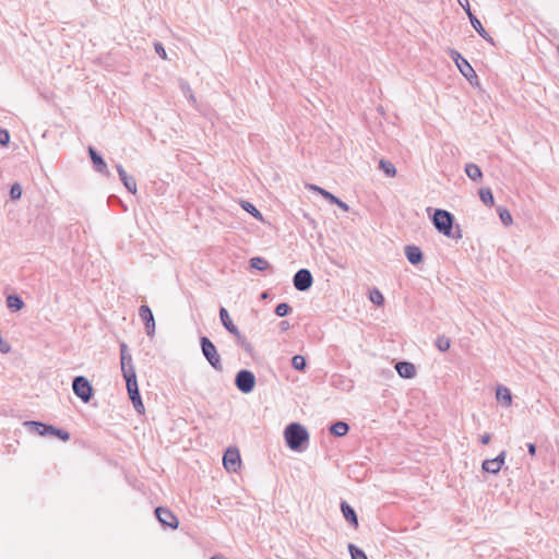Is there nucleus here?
Segmentation results:
<instances>
[{
	"mask_svg": "<svg viewBox=\"0 0 559 559\" xmlns=\"http://www.w3.org/2000/svg\"><path fill=\"white\" fill-rule=\"evenodd\" d=\"M120 365L121 372L126 380L127 391L131 401L141 397L135 368L132 362V356L129 353L128 345L126 343L120 344Z\"/></svg>",
	"mask_w": 559,
	"mask_h": 559,
	"instance_id": "obj_1",
	"label": "nucleus"
},
{
	"mask_svg": "<svg viewBox=\"0 0 559 559\" xmlns=\"http://www.w3.org/2000/svg\"><path fill=\"white\" fill-rule=\"evenodd\" d=\"M432 223L435 228L442 235L456 240L462 238L460 226L456 225V227L453 228L454 216L450 212L441 209L436 210L432 216Z\"/></svg>",
	"mask_w": 559,
	"mask_h": 559,
	"instance_id": "obj_2",
	"label": "nucleus"
},
{
	"mask_svg": "<svg viewBox=\"0 0 559 559\" xmlns=\"http://www.w3.org/2000/svg\"><path fill=\"white\" fill-rule=\"evenodd\" d=\"M284 437L288 448L298 451L301 450L302 444L308 441L309 433L302 425L292 423L285 428Z\"/></svg>",
	"mask_w": 559,
	"mask_h": 559,
	"instance_id": "obj_3",
	"label": "nucleus"
},
{
	"mask_svg": "<svg viewBox=\"0 0 559 559\" xmlns=\"http://www.w3.org/2000/svg\"><path fill=\"white\" fill-rule=\"evenodd\" d=\"M200 345H201L202 354L205 357V359L207 360V362L212 366L213 369L221 372L223 370V365H222L221 356L217 353V349H216L215 345L213 344V342L206 336H201Z\"/></svg>",
	"mask_w": 559,
	"mask_h": 559,
	"instance_id": "obj_4",
	"label": "nucleus"
},
{
	"mask_svg": "<svg viewBox=\"0 0 559 559\" xmlns=\"http://www.w3.org/2000/svg\"><path fill=\"white\" fill-rule=\"evenodd\" d=\"M72 389L74 394L80 397L84 403H88L93 397V386L90 381L83 377L78 376L73 379Z\"/></svg>",
	"mask_w": 559,
	"mask_h": 559,
	"instance_id": "obj_5",
	"label": "nucleus"
},
{
	"mask_svg": "<svg viewBox=\"0 0 559 559\" xmlns=\"http://www.w3.org/2000/svg\"><path fill=\"white\" fill-rule=\"evenodd\" d=\"M235 385L240 392L248 394L255 386V376L250 370L241 369L235 377Z\"/></svg>",
	"mask_w": 559,
	"mask_h": 559,
	"instance_id": "obj_6",
	"label": "nucleus"
},
{
	"mask_svg": "<svg viewBox=\"0 0 559 559\" xmlns=\"http://www.w3.org/2000/svg\"><path fill=\"white\" fill-rule=\"evenodd\" d=\"M294 286L299 292L308 290L313 283L312 274L307 269H300L297 271L293 278Z\"/></svg>",
	"mask_w": 559,
	"mask_h": 559,
	"instance_id": "obj_7",
	"label": "nucleus"
},
{
	"mask_svg": "<svg viewBox=\"0 0 559 559\" xmlns=\"http://www.w3.org/2000/svg\"><path fill=\"white\" fill-rule=\"evenodd\" d=\"M223 464L228 472H237L241 465L238 449H227L223 456Z\"/></svg>",
	"mask_w": 559,
	"mask_h": 559,
	"instance_id": "obj_8",
	"label": "nucleus"
},
{
	"mask_svg": "<svg viewBox=\"0 0 559 559\" xmlns=\"http://www.w3.org/2000/svg\"><path fill=\"white\" fill-rule=\"evenodd\" d=\"M139 317L145 325L146 334L153 336L155 333V319L151 308L147 305H142L139 308Z\"/></svg>",
	"mask_w": 559,
	"mask_h": 559,
	"instance_id": "obj_9",
	"label": "nucleus"
},
{
	"mask_svg": "<svg viewBox=\"0 0 559 559\" xmlns=\"http://www.w3.org/2000/svg\"><path fill=\"white\" fill-rule=\"evenodd\" d=\"M155 514H156V518L158 519V521L165 525V526H168V527H171V528H177L178 525H179V521L178 519L175 516V514L168 510L167 508H164V507H157L155 509Z\"/></svg>",
	"mask_w": 559,
	"mask_h": 559,
	"instance_id": "obj_10",
	"label": "nucleus"
},
{
	"mask_svg": "<svg viewBox=\"0 0 559 559\" xmlns=\"http://www.w3.org/2000/svg\"><path fill=\"white\" fill-rule=\"evenodd\" d=\"M465 12L471 21L472 26L479 34V36H481L485 40L492 43V37L483 27L480 21L473 14L469 2H466Z\"/></svg>",
	"mask_w": 559,
	"mask_h": 559,
	"instance_id": "obj_11",
	"label": "nucleus"
},
{
	"mask_svg": "<svg viewBox=\"0 0 559 559\" xmlns=\"http://www.w3.org/2000/svg\"><path fill=\"white\" fill-rule=\"evenodd\" d=\"M88 154H90V157L94 164V167L95 169L109 177L110 176V171L107 167V164L105 163L104 158L102 157V155L92 146L88 147Z\"/></svg>",
	"mask_w": 559,
	"mask_h": 559,
	"instance_id": "obj_12",
	"label": "nucleus"
},
{
	"mask_svg": "<svg viewBox=\"0 0 559 559\" xmlns=\"http://www.w3.org/2000/svg\"><path fill=\"white\" fill-rule=\"evenodd\" d=\"M219 319H221V322L222 324L224 325V328L230 333L233 334L234 336H240V331L238 330V328L233 323L230 317H229V313L228 311L222 307L219 309Z\"/></svg>",
	"mask_w": 559,
	"mask_h": 559,
	"instance_id": "obj_13",
	"label": "nucleus"
},
{
	"mask_svg": "<svg viewBox=\"0 0 559 559\" xmlns=\"http://www.w3.org/2000/svg\"><path fill=\"white\" fill-rule=\"evenodd\" d=\"M395 369L401 378L412 379L416 376L414 364L408 361H400L395 365Z\"/></svg>",
	"mask_w": 559,
	"mask_h": 559,
	"instance_id": "obj_14",
	"label": "nucleus"
},
{
	"mask_svg": "<svg viewBox=\"0 0 559 559\" xmlns=\"http://www.w3.org/2000/svg\"><path fill=\"white\" fill-rule=\"evenodd\" d=\"M341 511L345 520L355 528L358 527V518L356 511L345 501L341 502Z\"/></svg>",
	"mask_w": 559,
	"mask_h": 559,
	"instance_id": "obj_15",
	"label": "nucleus"
},
{
	"mask_svg": "<svg viewBox=\"0 0 559 559\" xmlns=\"http://www.w3.org/2000/svg\"><path fill=\"white\" fill-rule=\"evenodd\" d=\"M405 255L409 263L412 264H418L423 260V251L417 246H406L404 248Z\"/></svg>",
	"mask_w": 559,
	"mask_h": 559,
	"instance_id": "obj_16",
	"label": "nucleus"
},
{
	"mask_svg": "<svg viewBox=\"0 0 559 559\" xmlns=\"http://www.w3.org/2000/svg\"><path fill=\"white\" fill-rule=\"evenodd\" d=\"M456 66L460 72L469 83H473V80H477V74L467 60L462 59V61Z\"/></svg>",
	"mask_w": 559,
	"mask_h": 559,
	"instance_id": "obj_17",
	"label": "nucleus"
},
{
	"mask_svg": "<svg viewBox=\"0 0 559 559\" xmlns=\"http://www.w3.org/2000/svg\"><path fill=\"white\" fill-rule=\"evenodd\" d=\"M496 397L504 406H509L512 403L511 392L508 388L499 385L496 390Z\"/></svg>",
	"mask_w": 559,
	"mask_h": 559,
	"instance_id": "obj_18",
	"label": "nucleus"
},
{
	"mask_svg": "<svg viewBox=\"0 0 559 559\" xmlns=\"http://www.w3.org/2000/svg\"><path fill=\"white\" fill-rule=\"evenodd\" d=\"M465 174L473 181H479L483 178L480 168L474 163H468L465 165Z\"/></svg>",
	"mask_w": 559,
	"mask_h": 559,
	"instance_id": "obj_19",
	"label": "nucleus"
},
{
	"mask_svg": "<svg viewBox=\"0 0 559 559\" xmlns=\"http://www.w3.org/2000/svg\"><path fill=\"white\" fill-rule=\"evenodd\" d=\"M348 430L349 426L345 421H336L330 427V432L335 437H344Z\"/></svg>",
	"mask_w": 559,
	"mask_h": 559,
	"instance_id": "obj_20",
	"label": "nucleus"
},
{
	"mask_svg": "<svg viewBox=\"0 0 559 559\" xmlns=\"http://www.w3.org/2000/svg\"><path fill=\"white\" fill-rule=\"evenodd\" d=\"M26 424L35 427L36 431L40 436H45L47 433L51 435L52 432H55V430L57 428V427H55L52 425H46V424H43V423H39V421H28Z\"/></svg>",
	"mask_w": 559,
	"mask_h": 559,
	"instance_id": "obj_21",
	"label": "nucleus"
},
{
	"mask_svg": "<svg viewBox=\"0 0 559 559\" xmlns=\"http://www.w3.org/2000/svg\"><path fill=\"white\" fill-rule=\"evenodd\" d=\"M321 195L326 200L329 201L331 204H335L337 205L340 209H342L343 211L347 212L349 210L348 205L343 202L341 199H338L337 197H335L334 194H332L331 192H329L328 190L326 191H323L321 192Z\"/></svg>",
	"mask_w": 559,
	"mask_h": 559,
	"instance_id": "obj_22",
	"label": "nucleus"
},
{
	"mask_svg": "<svg viewBox=\"0 0 559 559\" xmlns=\"http://www.w3.org/2000/svg\"><path fill=\"white\" fill-rule=\"evenodd\" d=\"M7 306L12 311H20L24 307V301L17 295H9L7 297Z\"/></svg>",
	"mask_w": 559,
	"mask_h": 559,
	"instance_id": "obj_23",
	"label": "nucleus"
},
{
	"mask_svg": "<svg viewBox=\"0 0 559 559\" xmlns=\"http://www.w3.org/2000/svg\"><path fill=\"white\" fill-rule=\"evenodd\" d=\"M240 205L246 212L250 213L254 218H257L260 222H264L263 215L251 202L241 201Z\"/></svg>",
	"mask_w": 559,
	"mask_h": 559,
	"instance_id": "obj_24",
	"label": "nucleus"
},
{
	"mask_svg": "<svg viewBox=\"0 0 559 559\" xmlns=\"http://www.w3.org/2000/svg\"><path fill=\"white\" fill-rule=\"evenodd\" d=\"M479 198L487 206H492L495 204L493 194L490 188L479 189Z\"/></svg>",
	"mask_w": 559,
	"mask_h": 559,
	"instance_id": "obj_25",
	"label": "nucleus"
},
{
	"mask_svg": "<svg viewBox=\"0 0 559 559\" xmlns=\"http://www.w3.org/2000/svg\"><path fill=\"white\" fill-rule=\"evenodd\" d=\"M249 262L251 267L259 271H264L270 267L269 261L261 257H253Z\"/></svg>",
	"mask_w": 559,
	"mask_h": 559,
	"instance_id": "obj_26",
	"label": "nucleus"
},
{
	"mask_svg": "<svg viewBox=\"0 0 559 559\" xmlns=\"http://www.w3.org/2000/svg\"><path fill=\"white\" fill-rule=\"evenodd\" d=\"M481 467L485 472L490 474H498L500 472V465L497 464L495 459L485 460L481 464Z\"/></svg>",
	"mask_w": 559,
	"mask_h": 559,
	"instance_id": "obj_27",
	"label": "nucleus"
},
{
	"mask_svg": "<svg viewBox=\"0 0 559 559\" xmlns=\"http://www.w3.org/2000/svg\"><path fill=\"white\" fill-rule=\"evenodd\" d=\"M379 167L389 177H394L396 174V168L390 160L381 159Z\"/></svg>",
	"mask_w": 559,
	"mask_h": 559,
	"instance_id": "obj_28",
	"label": "nucleus"
},
{
	"mask_svg": "<svg viewBox=\"0 0 559 559\" xmlns=\"http://www.w3.org/2000/svg\"><path fill=\"white\" fill-rule=\"evenodd\" d=\"M497 212H498V214H499V217H500L501 222H502L506 226H510V225L512 224L513 219H512V216H511V214H510V212H509V210H508V209H506V207H503V206H499V207L497 209Z\"/></svg>",
	"mask_w": 559,
	"mask_h": 559,
	"instance_id": "obj_29",
	"label": "nucleus"
},
{
	"mask_svg": "<svg viewBox=\"0 0 559 559\" xmlns=\"http://www.w3.org/2000/svg\"><path fill=\"white\" fill-rule=\"evenodd\" d=\"M436 346L440 352H447L451 346V341L444 335H439L436 340Z\"/></svg>",
	"mask_w": 559,
	"mask_h": 559,
	"instance_id": "obj_30",
	"label": "nucleus"
},
{
	"mask_svg": "<svg viewBox=\"0 0 559 559\" xmlns=\"http://www.w3.org/2000/svg\"><path fill=\"white\" fill-rule=\"evenodd\" d=\"M292 366L298 371H304L307 367L306 358L301 355H295L292 359Z\"/></svg>",
	"mask_w": 559,
	"mask_h": 559,
	"instance_id": "obj_31",
	"label": "nucleus"
},
{
	"mask_svg": "<svg viewBox=\"0 0 559 559\" xmlns=\"http://www.w3.org/2000/svg\"><path fill=\"white\" fill-rule=\"evenodd\" d=\"M348 551L350 554L352 559H368L365 551L354 544L348 545Z\"/></svg>",
	"mask_w": 559,
	"mask_h": 559,
	"instance_id": "obj_32",
	"label": "nucleus"
},
{
	"mask_svg": "<svg viewBox=\"0 0 559 559\" xmlns=\"http://www.w3.org/2000/svg\"><path fill=\"white\" fill-rule=\"evenodd\" d=\"M121 181L130 193H132V194L136 193V181L133 177L128 176L126 179H123Z\"/></svg>",
	"mask_w": 559,
	"mask_h": 559,
	"instance_id": "obj_33",
	"label": "nucleus"
},
{
	"mask_svg": "<svg viewBox=\"0 0 559 559\" xmlns=\"http://www.w3.org/2000/svg\"><path fill=\"white\" fill-rule=\"evenodd\" d=\"M292 311V307L286 302H281L275 308V313L278 317H286Z\"/></svg>",
	"mask_w": 559,
	"mask_h": 559,
	"instance_id": "obj_34",
	"label": "nucleus"
},
{
	"mask_svg": "<svg viewBox=\"0 0 559 559\" xmlns=\"http://www.w3.org/2000/svg\"><path fill=\"white\" fill-rule=\"evenodd\" d=\"M22 195V187L20 183L15 182L11 186L10 197L12 200H19Z\"/></svg>",
	"mask_w": 559,
	"mask_h": 559,
	"instance_id": "obj_35",
	"label": "nucleus"
},
{
	"mask_svg": "<svg viewBox=\"0 0 559 559\" xmlns=\"http://www.w3.org/2000/svg\"><path fill=\"white\" fill-rule=\"evenodd\" d=\"M370 300L374 305L381 306L384 301V298L383 295L378 289H373L372 292H370Z\"/></svg>",
	"mask_w": 559,
	"mask_h": 559,
	"instance_id": "obj_36",
	"label": "nucleus"
},
{
	"mask_svg": "<svg viewBox=\"0 0 559 559\" xmlns=\"http://www.w3.org/2000/svg\"><path fill=\"white\" fill-rule=\"evenodd\" d=\"M237 338V343L247 352L250 353L252 347L251 344L246 340V337L240 333V336H235Z\"/></svg>",
	"mask_w": 559,
	"mask_h": 559,
	"instance_id": "obj_37",
	"label": "nucleus"
},
{
	"mask_svg": "<svg viewBox=\"0 0 559 559\" xmlns=\"http://www.w3.org/2000/svg\"><path fill=\"white\" fill-rule=\"evenodd\" d=\"M51 435L58 437L62 441L70 440V433L68 431L59 429V428H56L55 432H52Z\"/></svg>",
	"mask_w": 559,
	"mask_h": 559,
	"instance_id": "obj_38",
	"label": "nucleus"
},
{
	"mask_svg": "<svg viewBox=\"0 0 559 559\" xmlns=\"http://www.w3.org/2000/svg\"><path fill=\"white\" fill-rule=\"evenodd\" d=\"M155 51L162 59H167V53L162 43L154 44Z\"/></svg>",
	"mask_w": 559,
	"mask_h": 559,
	"instance_id": "obj_39",
	"label": "nucleus"
},
{
	"mask_svg": "<svg viewBox=\"0 0 559 559\" xmlns=\"http://www.w3.org/2000/svg\"><path fill=\"white\" fill-rule=\"evenodd\" d=\"M132 404H133V407L135 408V411L139 413V414H143L144 413V405H143V402H142V399L139 397V399H135L133 401H131Z\"/></svg>",
	"mask_w": 559,
	"mask_h": 559,
	"instance_id": "obj_40",
	"label": "nucleus"
},
{
	"mask_svg": "<svg viewBox=\"0 0 559 559\" xmlns=\"http://www.w3.org/2000/svg\"><path fill=\"white\" fill-rule=\"evenodd\" d=\"M10 141V134L5 129H0V144L7 145Z\"/></svg>",
	"mask_w": 559,
	"mask_h": 559,
	"instance_id": "obj_41",
	"label": "nucleus"
},
{
	"mask_svg": "<svg viewBox=\"0 0 559 559\" xmlns=\"http://www.w3.org/2000/svg\"><path fill=\"white\" fill-rule=\"evenodd\" d=\"M506 457H507V451H501L497 457H495V461L497 462L498 465H500V468H502L503 464H504V461H506Z\"/></svg>",
	"mask_w": 559,
	"mask_h": 559,
	"instance_id": "obj_42",
	"label": "nucleus"
},
{
	"mask_svg": "<svg viewBox=\"0 0 559 559\" xmlns=\"http://www.w3.org/2000/svg\"><path fill=\"white\" fill-rule=\"evenodd\" d=\"M450 56L455 64L460 63L464 59L456 50H451Z\"/></svg>",
	"mask_w": 559,
	"mask_h": 559,
	"instance_id": "obj_43",
	"label": "nucleus"
},
{
	"mask_svg": "<svg viewBox=\"0 0 559 559\" xmlns=\"http://www.w3.org/2000/svg\"><path fill=\"white\" fill-rule=\"evenodd\" d=\"M116 168H117V171H118L120 180H123V179H126L128 177L127 171L124 170V168L121 165L118 164L116 166Z\"/></svg>",
	"mask_w": 559,
	"mask_h": 559,
	"instance_id": "obj_44",
	"label": "nucleus"
},
{
	"mask_svg": "<svg viewBox=\"0 0 559 559\" xmlns=\"http://www.w3.org/2000/svg\"><path fill=\"white\" fill-rule=\"evenodd\" d=\"M309 190H312V191H316L318 192L319 194H321V192L323 191H326L325 189L319 187V186H316V185H307L306 186Z\"/></svg>",
	"mask_w": 559,
	"mask_h": 559,
	"instance_id": "obj_45",
	"label": "nucleus"
},
{
	"mask_svg": "<svg viewBox=\"0 0 559 559\" xmlns=\"http://www.w3.org/2000/svg\"><path fill=\"white\" fill-rule=\"evenodd\" d=\"M490 440H491V436H490V433H484V435L480 437V442H481L483 444H485V445H486V444H488V443L490 442Z\"/></svg>",
	"mask_w": 559,
	"mask_h": 559,
	"instance_id": "obj_46",
	"label": "nucleus"
},
{
	"mask_svg": "<svg viewBox=\"0 0 559 559\" xmlns=\"http://www.w3.org/2000/svg\"><path fill=\"white\" fill-rule=\"evenodd\" d=\"M527 450H528V453L531 455L534 456L536 454V445L534 443H528L527 444Z\"/></svg>",
	"mask_w": 559,
	"mask_h": 559,
	"instance_id": "obj_47",
	"label": "nucleus"
},
{
	"mask_svg": "<svg viewBox=\"0 0 559 559\" xmlns=\"http://www.w3.org/2000/svg\"><path fill=\"white\" fill-rule=\"evenodd\" d=\"M289 328V323L287 321H282L281 322V329L283 331L287 330Z\"/></svg>",
	"mask_w": 559,
	"mask_h": 559,
	"instance_id": "obj_48",
	"label": "nucleus"
},
{
	"mask_svg": "<svg viewBox=\"0 0 559 559\" xmlns=\"http://www.w3.org/2000/svg\"><path fill=\"white\" fill-rule=\"evenodd\" d=\"M460 5L465 10V7H466V2H468V0H457Z\"/></svg>",
	"mask_w": 559,
	"mask_h": 559,
	"instance_id": "obj_49",
	"label": "nucleus"
},
{
	"mask_svg": "<svg viewBox=\"0 0 559 559\" xmlns=\"http://www.w3.org/2000/svg\"><path fill=\"white\" fill-rule=\"evenodd\" d=\"M266 296H267V293L262 294V298H266Z\"/></svg>",
	"mask_w": 559,
	"mask_h": 559,
	"instance_id": "obj_50",
	"label": "nucleus"
}]
</instances>
